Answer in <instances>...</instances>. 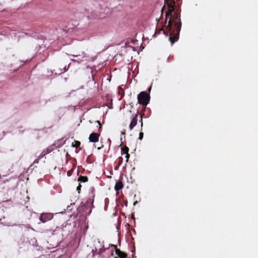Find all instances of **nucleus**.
I'll list each match as a JSON object with an SVG mask.
<instances>
[{
	"instance_id": "1",
	"label": "nucleus",
	"mask_w": 258,
	"mask_h": 258,
	"mask_svg": "<svg viewBox=\"0 0 258 258\" xmlns=\"http://www.w3.org/2000/svg\"><path fill=\"white\" fill-rule=\"evenodd\" d=\"M169 8L168 11L166 14V20L169 18L167 29L170 33L169 40L171 41V44L173 45L174 43L177 41L179 39V33L181 30V22L180 20V14L177 12L174 13V16L172 17V13L174 11L175 3L174 0H164Z\"/></svg>"
},
{
	"instance_id": "2",
	"label": "nucleus",
	"mask_w": 258,
	"mask_h": 258,
	"mask_svg": "<svg viewBox=\"0 0 258 258\" xmlns=\"http://www.w3.org/2000/svg\"><path fill=\"white\" fill-rule=\"evenodd\" d=\"M137 99L140 104L146 106L150 101V96L147 92L142 91L138 95Z\"/></svg>"
},
{
	"instance_id": "3",
	"label": "nucleus",
	"mask_w": 258,
	"mask_h": 258,
	"mask_svg": "<svg viewBox=\"0 0 258 258\" xmlns=\"http://www.w3.org/2000/svg\"><path fill=\"white\" fill-rule=\"evenodd\" d=\"M96 122L99 125V133H92L90 135L89 140L90 142L96 143L99 141V138L100 135V133L101 131L102 126L99 121H97Z\"/></svg>"
},
{
	"instance_id": "4",
	"label": "nucleus",
	"mask_w": 258,
	"mask_h": 258,
	"mask_svg": "<svg viewBox=\"0 0 258 258\" xmlns=\"http://www.w3.org/2000/svg\"><path fill=\"white\" fill-rule=\"evenodd\" d=\"M53 218V215L50 213H43L39 216V220L42 223H45L51 220Z\"/></svg>"
},
{
	"instance_id": "5",
	"label": "nucleus",
	"mask_w": 258,
	"mask_h": 258,
	"mask_svg": "<svg viewBox=\"0 0 258 258\" xmlns=\"http://www.w3.org/2000/svg\"><path fill=\"white\" fill-rule=\"evenodd\" d=\"M138 112H137L135 115L133 117L131 123H130V126H129V127H130V130H132L134 127L137 125V121H138Z\"/></svg>"
},
{
	"instance_id": "6",
	"label": "nucleus",
	"mask_w": 258,
	"mask_h": 258,
	"mask_svg": "<svg viewBox=\"0 0 258 258\" xmlns=\"http://www.w3.org/2000/svg\"><path fill=\"white\" fill-rule=\"evenodd\" d=\"M116 254L119 258H126L127 254L119 249H116Z\"/></svg>"
},
{
	"instance_id": "7",
	"label": "nucleus",
	"mask_w": 258,
	"mask_h": 258,
	"mask_svg": "<svg viewBox=\"0 0 258 258\" xmlns=\"http://www.w3.org/2000/svg\"><path fill=\"white\" fill-rule=\"evenodd\" d=\"M52 149L50 148H47L45 150H43V152L39 155V158H42L46 155L49 154L52 151Z\"/></svg>"
},
{
	"instance_id": "8",
	"label": "nucleus",
	"mask_w": 258,
	"mask_h": 258,
	"mask_svg": "<svg viewBox=\"0 0 258 258\" xmlns=\"http://www.w3.org/2000/svg\"><path fill=\"white\" fill-rule=\"evenodd\" d=\"M123 183H122V181H118L116 183V184L115 185L114 189L116 191H118L119 190H120L121 189H122L123 188Z\"/></svg>"
},
{
	"instance_id": "9",
	"label": "nucleus",
	"mask_w": 258,
	"mask_h": 258,
	"mask_svg": "<svg viewBox=\"0 0 258 258\" xmlns=\"http://www.w3.org/2000/svg\"><path fill=\"white\" fill-rule=\"evenodd\" d=\"M88 180V178L86 176H80L78 178V181L80 182H86Z\"/></svg>"
},
{
	"instance_id": "10",
	"label": "nucleus",
	"mask_w": 258,
	"mask_h": 258,
	"mask_svg": "<svg viewBox=\"0 0 258 258\" xmlns=\"http://www.w3.org/2000/svg\"><path fill=\"white\" fill-rule=\"evenodd\" d=\"M160 31H163V33H164V34L166 36H167H167H169V37H168V40H169V41H170V40H169V37H170V33H169V32H168V30L167 29V27L166 28V29H165V30H163L162 28L160 29L159 30V32H158V33H160ZM170 42H171V41H170Z\"/></svg>"
},
{
	"instance_id": "11",
	"label": "nucleus",
	"mask_w": 258,
	"mask_h": 258,
	"mask_svg": "<svg viewBox=\"0 0 258 258\" xmlns=\"http://www.w3.org/2000/svg\"><path fill=\"white\" fill-rule=\"evenodd\" d=\"M62 229V227H56V228L53 231L52 234L53 235H54V234H57L58 233V232H59V231L61 232Z\"/></svg>"
},
{
	"instance_id": "12",
	"label": "nucleus",
	"mask_w": 258,
	"mask_h": 258,
	"mask_svg": "<svg viewBox=\"0 0 258 258\" xmlns=\"http://www.w3.org/2000/svg\"><path fill=\"white\" fill-rule=\"evenodd\" d=\"M128 150H129L128 148L126 146H125L123 148H121L122 154H126L128 153Z\"/></svg>"
},
{
	"instance_id": "13",
	"label": "nucleus",
	"mask_w": 258,
	"mask_h": 258,
	"mask_svg": "<svg viewBox=\"0 0 258 258\" xmlns=\"http://www.w3.org/2000/svg\"><path fill=\"white\" fill-rule=\"evenodd\" d=\"M80 145L81 143L78 141H75L74 143H72V146L76 148H78Z\"/></svg>"
},
{
	"instance_id": "14",
	"label": "nucleus",
	"mask_w": 258,
	"mask_h": 258,
	"mask_svg": "<svg viewBox=\"0 0 258 258\" xmlns=\"http://www.w3.org/2000/svg\"><path fill=\"white\" fill-rule=\"evenodd\" d=\"M41 158H39V156H38V158L37 159H35L34 160V161L33 162V163L30 166V167H32L33 166L34 164H35V163H39V160L40 159H41Z\"/></svg>"
},
{
	"instance_id": "15",
	"label": "nucleus",
	"mask_w": 258,
	"mask_h": 258,
	"mask_svg": "<svg viewBox=\"0 0 258 258\" xmlns=\"http://www.w3.org/2000/svg\"><path fill=\"white\" fill-rule=\"evenodd\" d=\"M105 250H106V248H105L104 247H102L99 249V250L98 252V254H100L104 252Z\"/></svg>"
},
{
	"instance_id": "16",
	"label": "nucleus",
	"mask_w": 258,
	"mask_h": 258,
	"mask_svg": "<svg viewBox=\"0 0 258 258\" xmlns=\"http://www.w3.org/2000/svg\"><path fill=\"white\" fill-rule=\"evenodd\" d=\"M74 171V169L72 168V169L69 170L68 172H67V175L68 176H70L72 175V173Z\"/></svg>"
},
{
	"instance_id": "17",
	"label": "nucleus",
	"mask_w": 258,
	"mask_h": 258,
	"mask_svg": "<svg viewBox=\"0 0 258 258\" xmlns=\"http://www.w3.org/2000/svg\"><path fill=\"white\" fill-rule=\"evenodd\" d=\"M143 136H144V133L143 132H140L139 134V139L140 140H142L143 138Z\"/></svg>"
},
{
	"instance_id": "18",
	"label": "nucleus",
	"mask_w": 258,
	"mask_h": 258,
	"mask_svg": "<svg viewBox=\"0 0 258 258\" xmlns=\"http://www.w3.org/2000/svg\"><path fill=\"white\" fill-rule=\"evenodd\" d=\"M81 187H82L81 185L80 184H79V185H78V186L77 188V190H78L79 193L80 192Z\"/></svg>"
},
{
	"instance_id": "19",
	"label": "nucleus",
	"mask_w": 258,
	"mask_h": 258,
	"mask_svg": "<svg viewBox=\"0 0 258 258\" xmlns=\"http://www.w3.org/2000/svg\"><path fill=\"white\" fill-rule=\"evenodd\" d=\"M130 157V155L128 153L125 154V158H126V162H127L128 160V158Z\"/></svg>"
},
{
	"instance_id": "20",
	"label": "nucleus",
	"mask_w": 258,
	"mask_h": 258,
	"mask_svg": "<svg viewBox=\"0 0 258 258\" xmlns=\"http://www.w3.org/2000/svg\"><path fill=\"white\" fill-rule=\"evenodd\" d=\"M141 130H142V127H143V121H142V115L141 116Z\"/></svg>"
},
{
	"instance_id": "21",
	"label": "nucleus",
	"mask_w": 258,
	"mask_h": 258,
	"mask_svg": "<svg viewBox=\"0 0 258 258\" xmlns=\"http://www.w3.org/2000/svg\"><path fill=\"white\" fill-rule=\"evenodd\" d=\"M111 246H112V247H114V249H115V250H116V249H117V246H116V245H115L111 244Z\"/></svg>"
},
{
	"instance_id": "22",
	"label": "nucleus",
	"mask_w": 258,
	"mask_h": 258,
	"mask_svg": "<svg viewBox=\"0 0 258 258\" xmlns=\"http://www.w3.org/2000/svg\"><path fill=\"white\" fill-rule=\"evenodd\" d=\"M119 160H120V162H121V160H122V158L121 157L119 158Z\"/></svg>"
},
{
	"instance_id": "23",
	"label": "nucleus",
	"mask_w": 258,
	"mask_h": 258,
	"mask_svg": "<svg viewBox=\"0 0 258 258\" xmlns=\"http://www.w3.org/2000/svg\"><path fill=\"white\" fill-rule=\"evenodd\" d=\"M108 141H109V142L110 143H111V140H110V139H108Z\"/></svg>"
},
{
	"instance_id": "24",
	"label": "nucleus",
	"mask_w": 258,
	"mask_h": 258,
	"mask_svg": "<svg viewBox=\"0 0 258 258\" xmlns=\"http://www.w3.org/2000/svg\"><path fill=\"white\" fill-rule=\"evenodd\" d=\"M157 34H158V32L157 31H156L155 33V35H157Z\"/></svg>"
},
{
	"instance_id": "25",
	"label": "nucleus",
	"mask_w": 258,
	"mask_h": 258,
	"mask_svg": "<svg viewBox=\"0 0 258 258\" xmlns=\"http://www.w3.org/2000/svg\"><path fill=\"white\" fill-rule=\"evenodd\" d=\"M115 258H118L117 257H116Z\"/></svg>"
}]
</instances>
